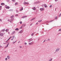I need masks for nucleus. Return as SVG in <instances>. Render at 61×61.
Here are the masks:
<instances>
[{"label":"nucleus","instance_id":"1","mask_svg":"<svg viewBox=\"0 0 61 61\" xmlns=\"http://www.w3.org/2000/svg\"><path fill=\"white\" fill-rule=\"evenodd\" d=\"M23 30H22L20 31H19V33L20 34V33H23Z\"/></svg>","mask_w":61,"mask_h":61},{"label":"nucleus","instance_id":"2","mask_svg":"<svg viewBox=\"0 0 61 61\" xmlns=\"http://www.w3.org/2000/svg\"><path fill=\"white\" fill-rule=\"evenodd\" d=\"M5 31V29H3L2 30L0 31V33H1V32H4V31Z\"/></svg>","mask_w":61,"mask_h":61},{"label":"nucleus","instance_id":"3","mask_svg":"<svg viewBox=\"0 0 61 61\" xmlns=\"http://www.w3.org/2000/svg\"><path fill=\"white\" fill-rule=\"evenodd\" d=\"M0 36H4V34L3 33H0Z\"/></svg>","mask_w":61,"mask_h":61},{"label":"nucleus","instance_id":"4","mask_svg":"<svg viewBox=\"0 0 61 61\" xmlns=\"http://www.w3.org/2000/svg\"><path fill=\"white\" fill-rule=\"evenodd\" d=\"M40 10L41 11H43L44 10V9L43 8H41L40 9Z\"/></svg>","mask_w":61,"mask_h":61},{"label":"nucleus","instance_id":"5","mask_svg":"<svg viewBox=\"0 0 61 61\" xmlns=\"http://www.w3.org/2000/svg\"><path fill=\"white\" fill-rule=\"evenodd\" d=\"M60 49L59 48L57 49L56 50V52H58Z\"/></svg>","mask_w":61,"mask_h":61},{"label":"nucleus","instance_id":"6","mask_svg":"<svg viewBox=\"0 0 61 61\" xmlns=\"http://www.w3.org/2000/svg\"><path fill=\"white\" fill-rule=\"evenodd\" d=\"M29 45H32L33 44V42H31L30 43H29Z\"/></svg>","mask_w":61,"mask_h":61},{"label":"nucleus","instance_id":"7","mask_svg":"<svg viewBox=\"0 0 61 61\" xmlns=\"http://www.w3.org/2000/svg\"><path fill=\"white\" fill-rule=\"evenodd\" d=\"M7 57L8 59H10V56H7Z\"/></svg>","mask_w":61,"mask_h":61},{"label":"nucleus","instance_id":"8","mask_svg":"<svg viewBox=\"0 0 61 61\" xmlns=\"http://www.w3.org/2000/svg\"><path fill=\"white\" fill-rule=\"evenodd\" d=\"M13 19H11L10 20V23H11V22H12L13 21Z\"/></svg>","mask_w":61,"mask_h":61},{"label":"nucleus","instance_id":"9","mask_svg":"<svg viewBox=\"0 0 61 61\" xmlns=\"http://www.w3.org/2000/svg\"><path fill=\"white\" fill-rule=\"evenodd\" d=\"M15 17V16H14V15H13L11 16L10 17L11 18H13V17Z\"/></svg>","mask_w":61,"mask_h":61},{"label":"nucleus","instance_id":"10","mask_svg":"<svg viewBox=\"0 0 61 61\" xmlns=\"http://www.w3.org/2000/svg\"><path fill=\"white\" fill-rule=\"evenodd\" d=\"M27 17V16H24L22 17V18H25V17Z\"/></svg>","mask_w":61,"mask_h":61},{"label":"nucleus","instance_id":"11","mask_svg":"<svg viewBox=\"0 0 61 61\" xmlns=\"http://www.w3.org/2000/svg\"><path fill=\"white\" fill-rule=\"evenodd\" d=\"M35 32H34L33 33H32V34H31V36H34V34H35Z\"/></svg>","mask_w":61,"mask_h":61},{"label":"nucleus","instance_id":"12","mask_svg":"<svg viewBox=\"0 0 61 61\" xmlns=\"http://www.w3.org/2000/svg\"><path fill=\"white\" fill-rule=\"evenodd\" d=\"M36 19V18H33L30 20V21H32L33 20H34V19Z\"/></svg>","mask_w":61,"mask_h":61},{"label":"nucleus","instance_id":"13","mask_svg":"<svg viewBox=\"0 0 61 61\" xmlns=\"http://www.w3.org/2000/svg\"><path fill=\"white\" fill-rule=\"evenodd\" d=\"M15 31H14L12 32V35H13V34H15Z\"/></svg>","mask_w":61,"mask_h":61},{"label":"nucleus","instance_id":"14","mask_svg":"<svg viewBox=\"0 0 61 61\" xmlns=\"http://www.w3.org/2000/svg\"><path fill=\"white\" fill-rule=\"evenodd\" d=\"M23 10V8L22 7L21 9L20 10V11H22Z\"/></svg>","mask_w":61,"mask_h":61},{"label":"nucleus","instance_id":"15","mask_svg":"<svg viewBox=\"0 0 61 61\" xmlns=\"http://www.w3.org/2000/svg\"><path fill=\"white\" fill-rule=\"evenodd\" d=\"M9 29H7L6 30H5V31H6V32H8V31H9Z\"/></svg>","mask_w":61,"mask_h":61},{"label":"nucleus","instance_id":"16","mask_svg":"<svg viewBox=\"0 0 61 61\" xmlns=\"http://www.w3.org/2000/svg\"><path fill=\"white\" fill-rule=\"evenodd\" d=\"M32 9L33 10H35L36 9V8H35V7H34L33 8H32Z\"/></svg>","mask_w":61,"mask_h":61},{"label":"nucleus","instance_id":"17","mask_svg":"<svg viewBox=\"0 0 61 61\" xmlns=\"http://www.w3.org/2000/svg\"><path fill=\"white\" fill-rule=\"evenodd\" d=\"M19 29H18V28H16L15 29V30H16V31H18Z\"/></svg>","mask_w":61,"mask_h":61},{"label":"nucleus","instance_id":"18","mask_svg":"<svg viewBox=\"0 0 61 61\" xmlns=\"http://www.w3.org/2000/svg\"><path fill=\"white\" fill-rule=\"evenodd\" d=\"M9 8H10V7L9 6L7 7H6V9H9Z\"/></svg>","mask_w":61,"mask_h":61},{"label":"nucleus","instance_id":"19","mask_svg":"<svg viewBox=\"0 0 61 61\" xmlns=\"http://www.w3.org/2000/svg\"><path fill=\"white\" fill-rule=\"evenodd\" d=\"M1 5H5V3H2L1 4Z\"/></svg>","mask_w":61,"mask_h":61},{"label":"nucleus","instance_id":"20","mask_svg":"<svg viewBox=\"0 0 61 61\" xmlns=\"http://www.w3.org/2000/svg\"><path fill=\"white\" fill-rule=\"evenodd\" d=\"M25 26V24H23L22 25V26Z\"/></svg>","mask_w":61,"mask_h":61},{"label":"nucleus","instance_id":"21","mask_svg":"<svg viewBox=\"0 0 61 61\" xmlns=\"http://www.w3.org/2000/svg\"><path fill=\"white\" fill-rule=\"evenodd\" d=\"M7 2H8V3H9V2H10V0H7L6 1Z\"/></svg>","mask_w":61,"mask_h":61},{"label":"nucleus","instance_id":"22","mask_svg":"<svg viewBox=\"0 0 61 61\" xmlns=\"http://www.w3.org/2000/svg\"><path fill=\"white\" fill-rule=\"evenodd\" d=\"M52 58H51L48 61H52Z\"/></svg>","mask_w":61,"mask_h":61},{"label":"nucleus","instance_id":"23","mask_svg":"<svg viewBox=\"0 0 61 61\" xmlns=\"http://www.w3.org/2000/svg\"><path fill=\"white\" fill-rule=\"evenodd\" d=\"M42 21V20H39V21H38V22H41Z\"/></svg>","mask_w":61,"mask_h":61},{"label":"nucleus","instance_id":"24","mask_svg":"<svg viewBox=\"0 0 61 61\" xmlns=\"http://www.w3.org/2000/svg\"><path fill=\"white\" fill-rule=\"evenodd\" d=\"M12 1L13 2H15V0H12Z\"/></svg>","mask_w":61,"mask_h":61},{"label":"nucleus","instance_id":"25","mask_svg":"<svg viewBox=\"0 0 61 61\" xmlns=\"http://www.w3.org/2000/svg\"><path fill=\"white\" fill-rule=\"evenodd\" d=\"M2 7V6H0V10H1V8Z\"/></svg>","mask_w":61,"mask_h":61},{"label":"nucleus","instance_id":"26","mask_svg":"<svg viewBox=\"0 0 61 61\" xmlns=\"http://www.w3.org/2000/svg\"><path fill=\"white\" fill-rule=\"evenodd\" d=\"M44 6L45 7H47V6L46 5H45Z\"/></svg>","mask_w":61,"mask_h":61},{"label":"nucleus","instance_id":"27","mask_svg":"<svg viewBox=\"0 0 61 61\" xmlns=\"http://www.w3.org/2000/svg\"><path fill=\"white\" fill-rule=\"evenodd\" d=\"M23 4H24V5H25L26 4V2H24V3H23Z\"/></svg>","mask_w":61,"mask_h":61},{"label":"nucleus","instance_id":"28","mask_svg":"<svg viewBox=\"0 0 61 61\" xmlns=\"http://www.w3.org/2000/svg\"><path fill=\"white\" fill-rule=\"evenodd\" d=\"M5 60H6V61H7V58H5Z\"/></svg>","mask_w":61,"mask_h":61},{"label":"nucleus","instance_id":"29","mask_svg":"<svg viewBox=\"0 0 61 61\" xmlns=\"http://www.w3.org/2000/svg\"><path fill=\"white\" fill-rule=\"evenodd\" d=\"M57 19V17L56 16L55 17V19Z\"/></svg>","mask_w":61,"mask_h":61},{"label":"nucleus","instance_id":"30","mask_svg":"<svg viewBox=\"0 0 61 61\" xmlns=\"http://www.w3.org/2000/svg\"><path fill=\"white\" fill-rule=\"evenodd\" d=\"M26 4H27V5H28L29 4V3L28 2H26Z\"/></svg>","mask_w":61,"mask_h":61},{"label":"nucleus","instance_id":"31","mask_svg":"<svg viewBox=\"0 0 61 61\" xmlns=\"http://www.w3.org/2000/svg\"><path fill=\"white\" fill-rule=\"evenodd\" d=\"M13 11V10L12 9H10L9 10L10 11Z\"/></svg>","mask_w":61,"mask_h":61},{"label":"nucleus","instance_id":"32","mask_svg":"<svg viewBox=\"0 0 61 61\" xmlns=\"http://www.w3.org/2000/svg\"><path fill=\"white\" fill-rule=\"evenodd\" d=\"M20 24H22V21H20Z\"/></svg>","mask_w":61,"mask_h":61},{"label":"nucleus","instance_id":"33","mask_svg":"<svg viewBox=\"0 0 61 61\" xmlns=\"http://www.w3.org/2000/svg\"><path fill=\"white\" fill-rule=\"evenodd\" d=\"M52 6L51 5L50 6V8H51V7H52Z\"/></svg>","mask_w":61,"mask_h":61},{"label":"nucleus","instance_id":"34","mask_svg":"<svg viewBox=\"0 0 61 61\" xmlns=\"http://www.w3.org/2000/svg\"><path fill=\"white\" fill-rule=\"evenodd\" d=\"M61 16V13L60 14V15H59V17H60Z\"/></svg>","mask_w":61,"mask_h":61},{"label":"nucleus","instance_id":"35","mask_svg":"<svg viewBox=\"0 0 61 61\" xmlns=\"http://www.w3.org/2000/svg\"><path fill=\"white\" fill-rule=\"evenodd\" d=\"M18 4L17 3H16L15 4V5H17Z\"/></svg>","mask_w":61,"mask_h":61},{"label":"nucleus","instance_id":"36","mask_svg":"<svg viewBox=\"0 0 61 61\" xmlns=\"http://www.w3.org/2000/svg\"><path fill=\"white\" fill-rule=\"evenodd\" d=\"M24 44H25V45H26L27 44V43H26V42H25L24 43Z\"/></svg>","mask_w":61,"mask_h":61},{"label":"nucleus","instance_id":"37","mask_svg":"<svg viewBox=\"0 0 61 61\" xmlns=\"http://www.w3.org/2000/svg\"><path fill=\"white\" fill-rule=\"evenodd\" d=\"M16 11L17 13H18V10H16Z\"/></svg>","mask_w":61,"mask_h":61},{"label":"nucleus","instance_id":"38","mask_svg":"<svg viewBox=\"0 0 61 61\" xmlns=\"http://www.w3.org/2000/svg\"><path fill=\"white\" fill-rule=\"evenodd\" d=\"M59 31H61V29H60L59 30Z\"/></svg>","mask_w":61,"mask_h":61},{"label":"nucleus","instance_id":"39","mask_svg":"<svg viewBox=\"0 0 61 61\" xmlns=\"http://www.w3.org/2000/svg\"><path fill=\"white\" fill-rule=\"evenodd\" d=\"M54 20H51V21H50L49 22H52V21H54Z\"/></svg>","mask_w":61,"mask_h":61},{"label":"nucleus","instance_id":"40","mask_svg":"<svg viewBox=\"0 0 61 61\" xmlns=\"http://www.w3.org/2000/svg\"><path fill=\"white\" fill-rule=\"evenodd\" d=\"M14 38H15V36H12V39H14Z\"/></svg>","mask_w":61,"mask_h":61},{"label":"nucleus","instance_id":"41","mask_svg":"<svg viewBox=\"0 0 61 61\" xmlns=\"http://www.w3.org/2000/svg\"><path fill=\"white\" fill-rule=\"evenodd\" d=\"M9 39H8L7 40L6 42H7V41H8L9 40Z\"/></svg>","mask_w":61,"mask_h":61},{"label":"nucleus","instance_id":"42","mask_svg":"<svg viewBox=\"0 0 61 61\" xmlns=\"http://www.w3.org/2000/svg\"><path fill=\"white\" fill-rule=\"evenodd\" d=\"M16 16H18V15L16 14V15H15Z\"/></svg>","mask_w":61,"mask_h":61},{"label":"nucleus","instance_id":"43","mask_svg":"<svg viewBox=\"0 0 61 61\" xmlns=\"http://www.w3.org/2000/svg\"><path fill=\"white\" fill-rule=\"evenodd\" d=\"M15 42H12V44H15Z\"/></svg>","mask_w":61,"mask_h":61},{"label":"nucleus","instance_id":"44","mask_svg":"<svg viewBox=\"0 0 61 61\" xmlns=\"http://www.w3.org/2000/svg\"><path fill=\"white\" fill-rule=\"evenodd\" d=\"M33 25V24H32V23H31L30 24V26H31V25Z\"/></svg>","mask_w":61,"mask_h":61},{"label":"nucleus","instance_id":"45","mask_svg":"<svg viewBox=\"0 0 61 61\" xmlns=\"http://www.w3.org/2000/svg\"><path fill=\"white\" fill-rule=\"evenodd\" d=\"M8 34H9V35L10 34V32H8Z\"/></svg>","mask_w":61,"mask_h":61},{"label":"nucleus","instance_id":"46","mask_svg":"<svg viewBox=\"0 0 61 61\" xmlns=\"http://www.w3.org/2000/svg\"><path fill=\"white\" fill-rule=\"evenodd\" d=\"M2 19H0V21H1V22H2Z\"/></svg>","mask_w":61,"mask_h":61},{"label":"nucleus","instance_id":"47","mask_svg":"<svg viewBox=\"0 0 61 61\" xmlns=\"http://www.w3.org/2000/svg\"><path fill=\"white\" fill-rule=\"evenodd\" d=\"M8 44L7 45V46H6V47H8Z\"/></svg>","mask_w":61,"mask_h":61},{"label":"nucleus","instance_id":"48","mask_svg":"<svg viewBox=\"0 0 61 61\" xmlns=\"http://www.w3.org/2000/svg\"><path fill=\"white\" fill-rule=\"evenodd\" d=\"M55 1L56 2V1H58V0H55Z\"/></svg>","mask_w":61,"mask_h":61},{"label":"nucleus","instance_id":"49","mask_svg":"<svg viewBox=\"0 0 61 61\" xmlns=\"http://www.w3.org/2000/svg\"><path fill=\"white\" fill-rule=\"evenodd\" d=\"M32 40H30V41H29V42H30V41H32Z\"/></svg>","mask_w":61,"mask_h":61},{"label":"nucleus","instance_id":"50","mask_svg":"<svg viewBox=\"0 0 61 61\" xmlns=\"http://www.w3.org/2000/svg\"><path fill=\"white\" fill-rule=\"evenodd\" d=\"M38 3H40V1H38Z\"/></svg>","mask_w":61,"mask_h":61},{"label":"nucleus","instance_id":"51","mask_svg":"<svg viewBox=\"0 0 61 61\" xmlns=\"http://www.w3.org/2000/svg\"><path fill=\"white\" fill-rule=\"evenodd\" d=\"M11 40H12V41L13 40V39L12 38V39H11Z\"/></svg>","mask_w":61,"mask_h":61},{"label":"nucleus","instance_id":"52","mask_svg":"<svg viewBox=\"0 0 61 61\" xmlns=\"http://www.w3.org/2000/svg\"><path fill=\"white\" fill-rule=\"evenodd\" d=\"M7 21H10V20H9V19H8L7 20Z\"/></svg>","mask_w":61,"mask_h":61},{"label":"nucleus","instance_id":"53","mask_svg":"<svg viewBox=\"0 0 61 61\" xmlns=\"http://www.w3.org/2000/svg\"><path fill=\"white\" fill-rule=\"evenodd\" d=\"M2 47V46H0V48Z\"/></svg>","mask_w":61,"mask_h":61},{"label":"nucleus","instance_id":"54","mask_svg":"<svg viewBox=\"0 0 61 61\" xmlns=\"http://www.w3.org/2000/svg\"><path fill=\"white\" fill-rule=\"evenodd\" d=\"M45 41H46V40H44V41L43 42V43H44V42H45Z\"/></svg>","mask_w":61,"mask_h":61},{"label":"nucleus","instance_id":"55","mask_svg":"<svg viewBox=\"0 0 61 61\" xmlns=\"http://www.w3.org/2000/svg\"><path fill=\"white\" fill-rule=\"evenodd\" d=\"M11 37H12L11 36L9 39H10V38H11Z\"/></svg>","mask_w":61,"mask_h":61},{"label":"nucleus","instance_id":"56","mask_svg":"<svg viewBox=\"0 0 61 61\" xmlns=\"http://www.w3.org/2000/svg\"><path fill=\"white\" fill-rule=\"evenodd\" d=\"M9 43H8V44H7V45H9Z\"/></svg>","mask_w":61,"mask_h":61},{"label":"nucleus","instance_id":"57","mask_svg":"<svg viewBox=\"0 0 61 61\" xmlns=\"http://www.w3.org/2000/svg\"><path fill=\"white\" fill-rule=\"evenodd\" d=\"M20 48H22V47L21 46H20Z\"/></svg>","mask_w":61,"mask_h":61},{"label":"nucleus","instance_id":"58","mask_svg":"<svg viewBox=\"0 0 61 61\" xmlns=\"http://www.w3.org/2000/svg\"><path fill=\"white\" fill-rule=\"evenodd\" d=\"M20 41H19L18 42V43H20Z\"/></svg>","mask_w":61,"mask_h":61},{"label":"nucleus","instance_id":"59","mask_svg":"<svg viewBox=\"0 0 61 61\" xmlns=\"http://www.w3.org/2000/svg\"><path fill=\"white\" fill-rule=\"evenodd\" d=\"M48 40L49 41V40H50V39H48Z\"/></svg>","mask_w":61,"mask_h":61},{"label":"nucleus","instance_id":"60","mask_svg":"<svg viewBox=\"0 0 61 61\" xmlns=\"http://www.w3.org/2000/svg\"><path fill=\"white\" fill-rule=\"evenodd\" d=\"M31 39H32V38H31L30 39H29V40H31Z\"/></svg>","mask_w":61,"mask_h":61},{"label":"nucleus","instance_id":"61","mask_svg":"<svg viewBox=\"0 0 61 61\" xmlns=\"http://www.w3.org/2000/svg\"><path fill=\"white\" fill-rule=\"evenodd\" d=\"M37 24H38V23H36V25H37Z\"/></svg>","mask_w":61,"mask_h":61},{"label":"nucleus","instance_id":"62","mask_svg":"<svg viewBox=\"0 0 61 61\" xmlns=\"http://www.w3.org/2000/svg\"><path fill=\"white\" fill-rule=\"evenodd\" d=\"M16 41L15 42H15H15H16Z\"/></svg>","mask_w":61,"mask_h":61},{"label":"nucleus","instance_id":"63","mask_svg":"<svg viewBox=\"0 0 61 61\" xmlns=\"http://www.w3.org/2000/svg\"><path fill=\"white\" fill-rule=\"evenodd\" d=\"M56 53V52H54V53L55 54V53Z\"/></svg>","mask_w":61,"mask_h":61},{"label":"nucleus","instance_id":"64","mask_svg":"<svg viewBox=\"0 0 61 61\" xmlns=\"http://www.w3.org/2000/svg\"><path fill=\"white\" fill-rule=\"evenodd\" d=\"M4 33V34H5V33Z\"/></svg>","mask_w":61,"mask_h":61}]
</instances>
